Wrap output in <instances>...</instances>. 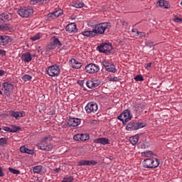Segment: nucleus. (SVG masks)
I'll return each mask as SVG.
<instances>
[{"instance_id":"1","label":"nucleus","mask_w":182,"mask_h":182,"mask_svg":"<svg viewBox=\"0 0 182 182\" xmlns=\"http://www.w3.org/2000/svg\"><path fill=\"white\" fill-rule=\"evenodd\" d=\"M111 28L112 24L109 22L100 23L95 25V28L92 31L88 30L82 31L81 35H83V36H86L87 38H95V36H98V35H104L105 32Z\"/></svg>"},{"instance_id":"2","label":"nucleus","mask_w":182,"mask_h":182,"mask_svg":"<svg viewBox=\"0 0 182 182\" xmlns=\"http://www.w3.org/2000/svg\"><path fill=\"white\" fill-rule=\"evenodd\" d=\"M37 147L40 150L46 151H51L53 149V144H52V136L48 135L43 138L41 141L37 144Z\"/></svg>"},{"instance_id":"3","label":"nucleus","mask_w":182,"mask_h":182,"mask_svg":"<svg viewBox=\"0 0 182 182\" xmlns=\"http://www.w3.org/2000/svg\"><path fill=\"white\" fill-rule=\"evenodd\" d=\"M160 166V161L157 159H147L143 161L144 168H156Z\"/></svg>"},{"instance_id":"4","label":"nucleus","mask_w":182,"mask_h":182,"mask_svg":"<svg viewBox=\"0 0 182 182\" xmlns=\"http://www.w3.org/2000/svg\"><path fill=\"white\" fill-rule=\"evenodd\" d=\"M18 15L21 18H29L33 15V9L29 7H20L17 11Z\"/></svg>"},{"instance_id":"5","label":"nucleus","mask_w":182,"mask_h":182,"mask_svg":"<svg viewBox=\"0 0 182 182\" xmlns=\"http://www.w3.org/2000/svg\"><path fill=\"white\" fill-rule=\"evenodd\" d=\"M144 126H146V124L140 122L134 121L127 124L126 127V129L128 132H134V130H139V129H143Z\"/></svg>"},{"instance_id":"6","label":"nucleus","mask_w":182,"mask_h":182,"mask_svg":"<svg viewBox=\"0 0 182 182\" xmlns=\"http://www.w3.org/2000/svg\"><path fill=\"white\" fill-rule=\"evenodd\" d=\"M133 115H132V112L130 109H127L123 111V112L117 117L118 120L122 122V123H127V122H130Z\"/></svg>"},{"instance_id":"7","label":"nucleus","mask_w":182,"mask_h":182,"mask_svg":"<svg viewBox=\"0 0 182 182\" xmlns=\"http://www.w3.org/2000/svg\"><path fill=\"white\" fill-rule=\"evenodd\" d=\"M46 73L48 76H51V77L59 76L60 75V68L58 65L49 66L46 68Z\"/></svg>"},{"instance_id":"8","label":"nucleus","mask_w":182,"mask_h":182,"mask_svg":"<svg viewBox=\"0 0 182 182\" xmlns=\"http://www.w3.org/2000/svg\"><path fill=\"white\" fill-rule=\"evenodd\" d=\"M60 46H62V42L59 41V38L54 36L51 38L50 43L47 46V50H53Z\"/></svg>"},{"instance_id":"9","label":"nucleus","mask_w":182,"mask_h":182,"mask_svg":"<svg viewBox=\"0 0 182 182\" xmlns=\"http://www.w3.org/2000/svg\"><path fill=\"white\" fill-rule=\"evenodd\" d=\"M97 50L101 53H106V55H109L112 49H113V46L110 43H102L97 48Z\"/></svg>"},{"instance_id":"10","label":"nucleus","mask_w":182,"mask_h":182,"mask_svg":"<svg viewBox=\"0 0 182 182\" xmlns=\"http://www.w3.org/2000/svg\"><path fill=\"white\" fill-rule=\"evenodd\" d=\"M102 65L105 68L107 72H110L111 73H116L117 69H116V65L113 63H109L107 60H103Z\"/></svg>"},{"instance_id":"11","label":"nucleus","mask_w":182,"mask_h":182,"mask_svg":"<svg viewBox=\"0 0 182 182\" xmlns=\"http://www.w3.org/2000/svg\"><path fill=\"white\" fill-rule=\"evenodd\" d=\"M100 70V68L99 65L93 64V63H90L86 65L85 67V72L87 73L90 74H93V73H97Z\"/></svg>"},{"instance_id":"12","label":"nucleus","mask_w":182,"mask_h":182,"mask_svg":"<svg viewBox=\"0 0 182 182\" xmlns=\"http://www.w3.org/2000/svg\"><path fill=\"white\" fill-rule=\"evenodd\" d=\"M86 113H96L97 112V104L95 102H90L85 107Z\"/></svg>"},{"instance_id":"13","label":"nucleus","mask_w":182,"mask_h":182,"mask_svg":"<svg viewBox=\"0 0 182 182\" xmlns=\"http://www.w3.org/2000/svg\"><path fill=\"white\" fill-rule=\"evenodd\" d=\"M2 87H4V95H6V96L9 97V96H11V93L14 89V85L11 83L4 82Z\"/></svg>"},{"instance_id":"14","label":"nucleus","mask_w":182,"mask_h":182,"mask_svg":"<svg viewBox=\"0 0 182 182\" xmlns=\"http://www.w3.org/2000/svg\"><path fill=\"white\" fill-rule=\"evenodd\" d=\"M101 82L100 80H87L86 82L87 87L89 89H95V87H97L98 86H100Z\"/></svg>"},{"instance_id":"15","label":"nucleus","mask_w":182,"mask_h":182,"mask_svg":"<svg viewBox=\"0 0 182 182\" xmlns=\"http://www.w3.org/2000/svg\"><path fill=\"white\" fill-rule=\"evenodd\" d=\"M80 124V119L79 118H70L68 121V125L70 127H77Z\"/></svg>"},{"instance_id":"16","label":"nucleus","mask_w":182,"mask_h":182,"mask_svg":"<svg viewBox=\"0 0 182 182\" xmlns=\"http://www.w3.org/2000/svg\"><path fill=\"white\" fill-rule=\"evenodd\" d=\"M65 31L69 33H76V32H77V28H76V23H71L70 24H68L65 27Z\"/></svg>"},{"instance_id":"17","label":"nucleus","mask_w":182,"mask_h":182,"mask_svg":"<svg viewBox=\"0 0 182 182\" xmlns=\"http://www.w3.org/2000/svg\"><path fill=\"white\" fill-rule=\"evenodd\" d=\"M62 15H63V10L62 9H58L54 12L50 13L48 14V19H50V18L52 19L55 18H58L59 16H62Z\"/></svg>"},{"instance_id":"18","label":"nucleus","mask_w":182,"mask_h":182,"mask_svg":"<svg viewBox=\"0 0 182 182\" xmlns=\"http://www.w3.org/2000/svg\"><path fill=\"white\" fill-rule=\"evenodd\" d=\"M21 59L25 63H29L32 61V54L31 53H23L21 56Z\"/></svg>"},{"instance_id":"19","label":"nucleus","mask_w":182,"mask_h":182,"mask_svg":"<svg viewBox=\"0 0 182 182\" xmlns=\"http://www.w3.org/2000/svg\"><path fill=\"white\" fill-rule=\"evenodd\" d=\"M94 143L96 144H102L103 146H106V144H110V142H109V139L105 137L95 139Z\"/></svg>"},{"instance_id":"20","label":"nucleus","mask_w":182,"mask_h":182,"mask_svg":"<svg viewBox=\"0 0 182 182\" xmlns=\"http://www.w3.org/2000/svg\"><path fill=\"white\" fill-rule=\"evenodd\" d=\"M12 18V14L10 13H3L0 14V23L3 22H6V21H9V19Z\"/></svg>"},{"instance_id":"21","label":"nucleus","mask_w":182,"mask_h":182,"mask_svg":"<svg viewBox=\"0 0 182 182\" xmlns=\"http://www.w3.org/2000/svg\"><path fill=\"white\" fill-rule=\"evenodd\" d=\"M10 116H12V117H15V119H18V117H25V112H14L11 111L9 112Z\"/></svg>"},{"instance_id":"22","label":"nucleus","mask_w":182,"mask_h":182,"mask_svg":"<svg viewBox=\"0 0 182 182\" xmlns=\"http://www.w3.org/2000/svg\"><path fill=\"white\" fill-rule=\"evenodd\" d=\"M0 31L3 32H14V28L9 24L0 25Z\"/></svg>"},{"instance_id":"23","label":"nucleus","mask_w":182,"mask_h":182,"mask_svg":"<svg viewBox=\"0 0 182 182\" xmlns=\"http://www.w3.org/2000/svg\"><path fill=\"white\" fill-rule=\"evenodd\" d=\"M70 62L71 63V68L73 69H80L82 68V63L77 62L74 58H72Z\"/></svg>"},{"instance_id":"24","label":"nucleus","mask_w":182,"mask_h":182,"mask_svg":"<svg viewBox=\"0 0 182 182\" xmlns=\"http://www.w3.org/2000/svg\"><path fill=\"white\" fill-rule=\"evenodd\" d=\"M11 41L9 36H0V45L1 46H5V45H8V43Z\"/></svg>"},{"instance_id":"25","label":"nucleus","mask_w":182,"mask_h":182,"mask_svg":"<svg viewBox=\"0 0 182 182\" xmlns=\"http://www.w3.org/2000/svg\"><path fill=\"white\" fill-rule=\"evenodd\" d=\"M157 5H159V6H160L161 8H163L164 9H168V7L170 6V5L168 4V2L164 0L158 1Z\"/></svg>"},{"instance_id":"26","label":"nucleus","mask_w":182,"mask_h":182,"mask_svg":"<svg viewBox=\"0 0 182 182\" xmlns=\"http://www.w3.org/2000/svg\"><path fill=\"white\" fill-rule=\"evenodd\" d=\"M139 139H140V137L139 136V134H136L129 138V141L132 146H136V144L139 143Z\"/></svg>"},{"instance_id":"27","label":"nucleus","mask_w":182,"mask_h":182,"mask_svg":"<svg viewBox=\"0 0 182 182\" xmlns=\"http://www.w3.org/2000/svg\"><path fill=\"white\" fill-rule=\"evenodd\" d=\"M21 153H26V154H33V150L29 149L25 146L20 148Z\"/></svg>"},{"instance_id":"28","label":"nucleus","mask_w":182,"mask_h":182,"mask_svg":"<svg viewBox=\"0 0 182 182\" xmlns=\"http://www.w3.org/2000/svg\"><path fill=\"white\" fill-rule=\"evenodd\" d=\"M135 110L136 113H141L144 110V105L143 104H136L135 105Z\"/></svg>"},{"instance_id":"29","label":"nucleus","mask_w":182,"mask_h":182,"mask_svg":"<svg viewBox=\"0 0 182 182\" xmlns=\"http://www.w3.org/2000/svg\"><path fill=\"white\" fill-rule=\"evenodd\" d=\"M43 168V167L42 166H36L33 167V171L36 174H39L41 173V171H42Z\"/></svg>"},{"instance_id":"30","label":"nucleus","mask_w":182,"mask_h":182,"mask_svg":"<svg viewBox=\"0 0 182 182\" xmlns=\"http://www.w3.org/2000/svg\"><path fill=\"white\" fill-rule=\"evenodd\" d=\"M11 133H16V132H19V130H21V127L15 126L14 124H11Z\"/></svg>"},{"instance_id":"31","label":"nucleus","mask_w":182,"mask_h":182,"mask_svg":"<svg viewBox=\"0 0 182 182\" xmlns=\"http://www.w3.org/2000/svg\"><path fill=\"white\" fill-rule=\"evenodd\" d=\"M142 157H151L153 156V151H146L144 152H141Z\"/></svg>"},{"instance_id":"32","label":"nucleus","mask_w":182,"mask_h":182,"mask_svg":"<svg viewBox=\"0 0 182 182\" xmlns=\"http://www.w3.org/2000/svg\"><path fill=\"white\" fill-rule=\"evenodd\" d=\"M90 139V136L87 134H81V141H86L87 140H89Z\"/></svg>"},{"instance_id":"33","label":"nucleus","mask_w":182,"mask_h":182,"mask_svg":"<svg viewBox=\"0 0 182 182\" xmlns=\"http://www.w3.org/2000/svg\"><path fill=\"white\" fill-rule=\"evenodd\" d=\"M77 166H89V161L88 160H81L77 163Z\"/></svg>"},{"instance_id":"34","label":"nucleus","mask_w":182,"mask_h":182,"mask_svg":"<svg viewBox=\"0 0 182 182\" xmlns=\"http://www.w3.org/2000/svg\"><path fill=\"white\" fill-rule=\"evenodd\" d=\"M75 178L73 176L65 177L61 182H73Z\"/></svg>"},{"instance_id":"35","label":"nucleus","mask_w":182,"mask_h":182,"mask_svg":"<svg viewBox=\"0 0 182 182\" xmlns=\"http://www.w3.org/2000/svg\"><path fill=\"white\" fill-rule=\"evenodd\" d=\"M9 171H10V173H12L13 174H16V176H18V174L21 173L19 170L15 169L14 168H9Z\"/></svg>"},{"instance_id":"36","label":"nucleus","mask_w":182,"mask_h":182,"mask_svg":"<svg viewBox=\"0 0 182 182\" xmlns=\"http://www.w3.org/2000/svg\"><path fill=\"white\" fill-rule=\"evenodd\" d=\"M4 144H8V138H0V146H4Z\"/></svg>"},{"instance_id":"37","label":"nucleus","mask_w":182,"mask_h":182,"mask_svg":"<svg viewBox=\"0 0 182 182\" xmlns=\"http://www.w3.org/2000/svg\"><path fill=\"white\" fill-rule=\"evenodd\" d=\"M74 8H83V6H85V3L83 2H79V3H75L73 5Z\"/></svg>"},{"instance_id":"38","label":"nucleus","mask_w":182,"mask_h":182,"mask_svg":"<svg viewBox=\"0 0 182 182\" xmlns=\"http://www.w3.org/2000/svg\"><path fill=\"white\" fill-rule=\"evenodd\" d=\"M22 79L24 80V82H28L32 79V76L26 74L22 77Z\"/></svg>"},{"instance_id":"39","label":"nucleus","mask_w":182,"mask_h":182,"mask_svg":"<svg viewBox=\"0 0 182 182\" xmlns=\"http://www.w3.org/2000/svg\"><path fill=\"white\" fill-rule=\"evenodd\" d=\"M31 39L33 42H35V41H38V40L41 39V33L36 34L34 36L31 37Z\"/></svg>"},{"instance_id":"40","label":"nucleus","mask_w":182,"mask_h":182,"mask_svg":"<svg viewBox=\"0 0 182 182\" xmlns=\"http://www.w3.org/2000/svg\"><path fill=\"white\" fill-rule=\"evenodd\" d=\"M173 22H176V23H181L182 22V18H179L177 16H175L174 18H173Z\"/></svg>"},{"instance_id":"41","label":"nucleus","mask_w":182,"mask_h":182,"mask_svg":"<svg viewBox=\"0 0 182 182\" xmlns=\"http://www.w3.org/2000/svg\"><path fill=\"white\" fill-rule=\"evenodd\" d=\"M134 80H136V82H141L144 80V79L142 75H138L134 77Z\"/></svg>"},{"instance_id":"42","label":"nucleus","mask_w":182,"mask_h":182,"mask_svg":"<svg viewBox=\"0 0 182 182\" xmlns=\"http://www.w3.org/2000/svg\"><path fill=\"white\" fill-rule=\"evenodd\" d=\"M73 139L76 141H81V134H77L73 136Z\"/></svg>"},{"instance_id":"43","label":"nucleus","mask_w":182,"mask_h":182,"mask_svg":"<svg viewBox=\"0 0 182 182\" xmlns=\"http://www.w3.org/2000/svg\"><path fill=\"white\" fill-rule=\"evenodd\" d=\"M1 130H4V132H8L9 133H11V128H9L8 127H2L1 128L0 127V132Z\"/></svg>"},{"instance_id":"44","label":"nucleus","mask_w":182,"mask_h":182,"mask_svg":"<svg viewBox=\"0 0 182 182\" xmlns=\"http://www.w3.org/2000/svg\"><path fill=\"white\" fill-rule=\"evenodd\" d=\"M39 2H42L41 0H31L30 1L31 5H36V4H39Z\"/></svg>"},{"instance_id":"45","label":"nucleus","mask_w":182,"mask_h":182,"mask_svg":"<svg viewBox=\"0 0 182 182\" xmlns=\"http://www.w3.org/2000/svg\"><path fill=\"white\" fill-rule=\"evenodd\" d=\"M146 45L148 48H153V46H154V43L147 41V42H146Z\"/></svg>"},{"instance_id":"46","label":"nucleus","mask_w":182,"mask_h":182,"mask_svg":"<svg viewBox=\"0 0 182 182\" xmlns=\"http://www.w3.org/2000/svg\"><path fill=\"white\" fill-rule=\"evenodd\" d=\"M88 166H96V164H97V161H95V160H92V161H88Z\"/></svg>"},{"instance_id":"47","label":"nucleus","mask_w":182,"mask_h":182,"mask_svg":"<svg viewBox=\"0 0 182 182\" xmlns=\"http://www.w3.org/2000/svg\"><path fill=\"white\" fill-rule=\"evenodd\" d=\"M109 82H119V77H110L109 78Z\"/></svg>"},{"instance_id":"48","label":"nucleus","mask_w":182,"mask_h":182,"mask_svg":"<svg viewBox=\"0 0 182 182\" xmlns=\"http://www.w3.org/2000/svg\"><path fill=\"white\" fill-rule=\"evenodd\" d=\"M136 36H140V38H143V36H146V33H144V32H139V33L136 34Z\"/></svg>"},{"instance_id":"49","label":"nucleus","mask_w":182,"mask_h":182,"mask_svg":"<svg viewBox=\"0 0 182 182\" xmlns=\"http://www.w3.org/2000/svg\"><path fill=\"white\" fill-rule=\"evenodd\" d=\"M0 55H3V56H5L6 55V52L4 50H0Z\"/></svg>"},{"instance_id":"50","label":"nucleus","mask_w":182,"mask_h":182,"mask_svg":"<svg viewBox=\"0 0 182 182\" xmlns=\"http://www.w3.org/2000/svg\"><path fill=\"white\" fill-rule=\"evenodd\" d=\"M5 174L4 173V171H2V168L0 167V177H4Z\"/></svg>"},{"instance_id":"51","label":"nucleus","mask_w":182,"mask_h":182,"mask_svg":"<svg viewBox=\"0 0 182 182\" xmlns=\"http://www.w3.org/2000/svg\"><path fill=\"white\" fill-rule=\"evenodd\" d=\"M132 32H134V33H136V36H137V34L139 33V31L136 28H133Z\"/></svg>"},{"instance_id":"52","label":"nucleus","mask_w":182,"mask_h":182,"mask_svg":"<svg viewBox=\"0 0 182 182\" xmlns=\"http://www.w3.org/2000/svg\"><path fill=\"white\" fill-rule=\"evenodd\" d=\"M151 65H152L151 63H149L146 65V69L147 70H149V68H151Z\"/></svg>"},{"instance_id":"53","label":"nucleus","mask_w":182,"mask_h":182,"mask_svg":"<svg viewBox=\"0 0 182 182\" xmlns=\"http://www.w3.org/2000/svg\"><path fill=\"white\" fill-rule=\"evenodd\" d=\"M6 73L4 70H0V76H4Z\"/></svg>"},{"instance_id":"54","label":"nucleus","mask_w":182,"mask_h":182,"mask_svg":"<svg viewBox=\"0 0 182 182\" xmlns=\"http://www.w3.org/2000/svg\"><path fill=\"white\" fill-rule=\"evenodd\" d=\"M54 171L55 173H59V171H60V168H57L54 169Z\"/></svg>"},{"instance_id":"55","label":"nucleus","mask_w":182,"mask_h":182,"mask_svg":"<svg viewBox=\"0 0 182 182\" xmlns=\"http://www.w3.org/2000/svg\"><path fill=\"white\" fill-rule=\"evenodd\" d=\"M91 123L92 124H97V120H92Z\"/></svg>"},{"instance_id":"56","label":"nucleus","mask_w":182,"mask_h":182,"mask_svg":"<svg viewBox=\"0 0 182 182\" xmlns=\"http://www.w3.org/2000/svg\"><path fill=\"white\" fill-rule=\"evenodd\" d=\"M78 83L80 86H83V81L82 80H80L78 81Z\"/></svg>"},{"instance_id":"57","label":"nucleus","mask_w":182,"mask_h":182,"mask_svg":"<svg viewBox=\"0 0 182 182\" xmlns=\"http://www.w3.org/2000/svg\"><path fill=\"white\" fill-rule=\"evenodd\" d=\"M41 2H49V0H41Z\"/></svg>"},{"instance_id":"58","label":"nucleus","mask_w":182,"mask_h":182,"mask_svg":"<svg viewBox=\"0 0 182 182\" xmlns=\"http://www.w3.org/2000/svg\"><path fill=\"white\" fill-rule=\"evenodd\" d=\"M0 95H4V93L2 92V91L0 90Z\"/></svg>"},{"instance_id":"59","label":"nucleus","mask_w":182,"mask_h":182,"mask_svg":"<svg viewBox=\"0 0 182 182\" xmlns=\"http://www.w3.org/2000/svg\"><path fill=\"white\" fill-rule=\"evenodd\" d=\"M0 87H1V84H0Z\"/></svg>"}]
</instances>
